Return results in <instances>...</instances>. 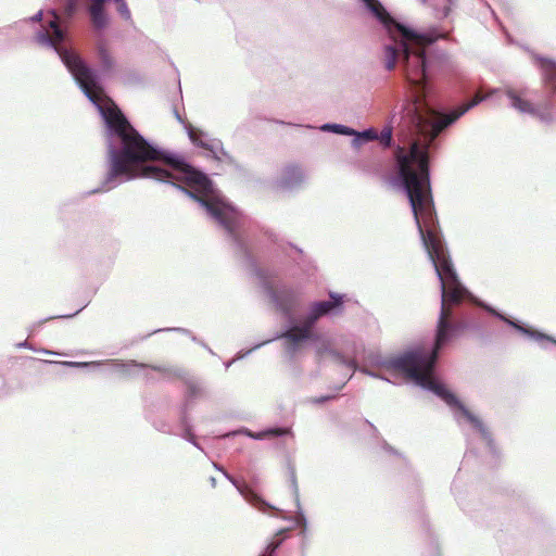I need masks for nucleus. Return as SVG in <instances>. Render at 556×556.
Here are the masks:
<instances>
[{
  "label": "nucleus",
  "mask_w": 556,
  "mask_h": 556,
  "mask_svg": "<svg viewBox=\"0 0 556 556\" xmlns=\"http://www.w3.org/2000/svg\"><path fill=\"white\" fill-rule=\"evenodd\" d=\"M399 175L407 193L416 225L424 244L441 281V312L438 321L434 346L431 352L415 349L391 361V367L414 380L417 384L431 390L448 406L458 409L462 415L480 432L485 431L481 419L475 416L444 384L438 382L433 367L440 349L450 340L454 331L452 305H458L465 299L467 290L460 283L453 264L440 238L431 230L425 231L420 216H430L433 200L430 187L429 154L418 142L410 144L408 153L399 147L395 151Z\"/></svg>",
  "instance_id": "obj_1"
},
{
  "label": "nucleus",
  "mask_w": 556,
  "mask_h": 556,
  "mask_svg": "<svg viewBox=\"0 0 556 556\" xmlns=\"http://www.w3.org/2000/svg\"><path fill=\"white\" fill-rule=\"evenodd\" d=\"M101 113L108 136L116 137L119 141V149L110 150L111 177L182 181L191 190L179 188L199 202L230 236H236L240 220L239 212L214 194L212 182L203 173L151 146L114 103L102 108Z\"/></svg>",
  "instance_id": "obj_2"
},
{
  "label": "nucleus",
  "mask_w": 556,
  "mask_h": 556,
  "mask_svg": "<svg viewBox=\"0 0 556 556\" xmlns=\"http://www.w3.org/2000/svg\"><path fill=\"white\" fill-rule=\"evenodd\" d=\"M429 45H418L413 39L399 38L393 45H388L384 48L387 70L392 71L399 58H403L406 79L415 89L414 100L407 103L404 118L412 130L422 136L425 140V143H421L420 140L416 139L412 144L418 142L421 149L426 148L427 150L444 127L483 100V97L477 93L470 101L458 106L446 119L440 118L439 114L426 101L425 49Z\"/></svg>",
  "instance_id": "obj_3"
},
{
  "label": "nucleus",
  "mask_w": 556,
  "mask_h": 556,
  "mask_svg": "<svg viewBox=\"0 0 556 556\" xmlns=\"http://www.w3.org/2000/svg\"><path fill=\"white\" fill-rule=\"evenodd\" d=\"M64 38L65 34L60 28L58 16L55 14H53V20L49 21V26L42 27V29L36 35L37 42L41 45H50L55 49L63 63L84 89L85 93L91 100L98 99L102 90L96 83L92 70L86 65L83 59L75 51L61 46Z\"/></svg>",
  "instance_id": "obj_4"
},
{
  "label": "nucleus",
  "mask_w": 556,
  "mask_h": 556,
  "mask_svg": "<svg viewBox=\"0 0 556 556\" xmlns=\"http://www.w3.org/2000/svg\"><path fill=\"white\" fill-rule=\"evenodd\" d=\"M366 5L383 24L393 41H397L399 38H406L413 39L418 45H425L433 43L438 39L435 36L429 34H418L401 25L390 16V14L378 0H366Z\"/></svg>",
  "instance_id": "obj_5"
},
{
  "label": "nucleus",
  "mask_w": 556,
  "mask_h": 556,
  "mask_svg": "<svg viewBox=\"0 0 556 556\" xmlns=\"http://www.w3.org/2000/svg\"><path fill=\"white\" fill-rule=\"evenodd\" d=\"M270 295L277 306L285 313L292 311L295 304V294L291 289L286 287L270 289Z\"/></svg>",
  "instance_id": "obj_6"
},
{
  "label": "nucleus",
  "mask_w": 556,
  "mask_h": 556,
  "mask_svg": "<svg viewBox=\"0 0 556 556\" xmlns=\"http://www.w3.org/2000/svg\"><path fill=\"white\" fill-rule=\"evenodd\" d=\"M526 90L507 89L506 96L511 102V106L521 113L534 114V104L526 98Z\"/></svg>",
  "instance_id": "obj_7"
},
{
  "label": "nucleus",
  "mask_w": 556,
  "mask_h": 556,
  "mask_svg": "<svg viewBox=\"0 0 556 556\" xmlns=\"http://www.w3.org/2000/svg\"><path fill=\"white\" fill-rule=\"evenodd\" d=\"M108 0H92L89 5L90 20L94 28L103 29L108 26V17L104 12V4Z\"/></svg>",
  "instance_id": "obj_8"
},
{
  "label": "nucleus",
  "mask_w": 556,
  "mask_h": 556,
  "mask_svg": "<svg viewBox=\"0 0 556 556\" xmlns=\"http://www.w3.org/2000/svg\"><path fill=\"white\" fill-rule=\"evenodd\" d=\"M536 61L543 72L545 83L551 85L553 92H556V62L545 58H538Z\"/></svg>",
  "instance_id": "obj_9"
},
{
  "label": "nucleus",
  "mask_w": 556,
  "mask_h": 556,
  "mask_svg": "<svg viewBox=\"0 0 556 556\" xmlns=\"http://www.w3.org/2000/svg\"><path fill=\"white\" fill-rule=\"evenodd\" d=\"M331 301H321L316 302L312 305V309L316 313L317 316L321 317L328 314L330 311L341 305L342 298L339 295L330 294Z\"/></svg>",
  "instance_id": "obj_10"
},
{
  "label": "nucleus",
  "mask_w": 556,
  "mask_h": 556,
  "mask_svg": "<svg viewBox=\"0 0 556 556\" xmlns=\"http://www.w3.org/2000/svg\"><path fill=\"white\" fill-rule=\"evenodd\" d=\"M283 337L288 340L291 345H296L303 340H306L311 334L302 327L295 326L289 329Z\"/></svg>",
  "instance_id": "obj_11"
},
{
  "label": "nucleus",
  "mask_w": 556,
  "mask_h": 556,
  "mask_svg": "<svg viewBox=\"0 0 556 556\" xmlns=\"http://www.w3.org/2000/svg\"><path fill=\"white\" fill-rule=\"evenodd\" d=\"M98 55L100 59V63L104 70L109 71L113 67L114 60L104 42L98 43Z\"/></svg>",
  "instance_id": "obj_12"
},
{
  "label": "nucleus",
  "mask_w": 556,
  "mask_h": 556,
  "mask_svg": "<svg viewBox=\"0 0 556 556\" xmlns=\"http://www.w3.org/2000/svg\"><path fill=\"white\" fill-rule=\"evenodd\" d=\"M188 135H189V138L192 141V143H194L201 148H205V149L208 148V144L202 140L203 132L200 129L190 125L188 127Z\"/></svg>",
  "instance_id": "obj_13"
},
{
  "label": "nucleus",
  "mask_w": 556,
  "mask_h": 556,
  "mask_svg": "<svg viewBox=\"0 0 556 556\" xmlns=\"http://www.w3.org/2000/svg\"><path fill=\"white\" fill-rule=\"evenodd\" d=\"M319 318L320 317L317 316L316 313L311 308V313L305 317L303 325L301 327L311 334L314 325Z\"/></svg>",
  "instance_id": "obj_14"
},
{
  "label": "nucleus",
  "mask_w": 556,
  "mask_h": 556,
  "mask_svg": "<svg viewBox=\"0 0 556 556\" xmlns=\"http://www.w3.org/2000/svg\"><path fill=\"white\" fill-rule=\"evenodd\" d=\"M511 325H513L514 327H516L518 330H520L521 332H523V333H528V334H530L532 338H534V339H536V340H543V339H544V340L552 341L553 343H555V344H556V340H555V339H553V338H551V337H548V336H546V334H543V333L538 332V331H530V330L525 329L523 327L518 326V325H516V324H514V323H511Z\"/></svg>",
  "instance_id": "obj_15"
},
{
  "label": "nucleus",
  "mask_w": 556,
  "mask_h": 556,
  "mask_svg": "<svg viewBox=\"0 0 556 556\" xmlns=\"http://www.w3.org/2000/svg\"><path fill=\"white\" fill-rule=\"evenodd\" d=\"M291 431L288 428H271L263 432L260 438H263L265 435H273V437H279L285 434H290Z\"/></svg>",
  "instance_id": "obj_16"
},
{
  "label": "nucleus",
  "mask_w": 556,
  "mask_h": 556,
  "mask_svg": "<svg viewBox=\"0 0 556 556\" xmlns=\"http://www.w3.org/2000/svg\"><path fill=\"white\" fill-rule=\"evenodd\" d=\"M114 2L116 3V7H117V11L118 13L124 17V18H129L130 17V11L127 7V3L125 0H114Z\"/></svg>",
  "instance_id": "obj_17"
},
{
  "label": "nucleus",
  "mask_w": 556,
  "mask_h": 556,
  "mask_svg": "<svg viewBox=\"0 0 556 556\" xmlns=\"http://www.w3.org/2000/svg\"><path fill=\"white\" fill-rule=\"evenodd\" d=\"M379 140L380 142L386 146V147H389L391 144V141H392V131L391 129L387 128V129H383L379 136Z\"/></svg>",
  "instance_id": "obj_18"
},
{
  "label": "nucleus",
  "mask_w": 556,
  "mask_h": 556,
  "mask_svg": "<svg viewBox=\"0 0 556 556\" xmlns=\"http://www.w3.org/2000/svg\"><path fill=\"white\" fill-rule=\"evenodd\" d=\"M280 544L281 540L273 541L270 544H268L266 552L262 556H273V554L279 547Z\"/></svg>",
  "instance_id": "obj_19"
},
{
  "label": "nucleus",
  "mask_w": 556,
  "mask_h": 556,
  "mask_svg": "<svg viewBox=\"0 0 556 556\" xmlns=\"http://www.w3.org/2000/svg\"><path fill=\"white\" fill-rule=\"evenodd\" d=\"M286 173L290 176H294L296 178L301 177V169L296 165H290L286 168Z\"/></svg>",
  "instance_id": "obj_20"
},
{
  "label": "nucleus",
  "mask_w": 556,
  "mask_h": 556,
  "mask_svg": "<svg viewBox=\"0 0 556 556\" xmlns=\"http://www.w3.org/2000/svg\"><path fill=\"white\" fill-rule=\"evenodd\" d=\"M76 5H77V0H68L66 7H65V13L71 16L75 10H76Z\"/></svg>",
  "instance_id": "obj_21"
},
{
  "label": "nucleus",
  "mask_w": 556,
  "mask_h": 556,
  "mask_svg": "<svg viewBox=\"0 0 556 556\" xmlns=\"http://www.w3.org/2000/svg\"><path fill=\"white\" fill-rule=\"evenodd\" d=\"M361 136L365 139V140H375L378 138V135L375 130H366L364 132L361 134Z\"/></svg>",
  "instance_id": "obj_22"
},
{
  "label": "nucleus",
  "mask_w": 556,
  "mask_h": 556,
  "mask_svg": "<svg viewBox=\"0 0 556 556\" xmlns=\"http://www.w3.org/2000/svg\"><path fill=\"white\" fill-rule=\"evenodd\" d=\"M333 128L337 130V132L349 134L348 128L344 126L334 125Z\"/></svg>",
  "instance_id": "obj_23"
},
{
  "label": "nucleus",
  "mask_w": 556,
  "mask_h": 556,
  "mask_svg": "<svg viewBox=\"0 0 556 556\" xmlns=\"http://www.w3.org/2000/svg\"><path fill=\"white\" fill-rule=\"evenodd\" d=\"M224 475H225V476H226V477H227V478L232 482V484H235V485L237 486V489H238L241 493H243V491H242L241 486L238 484V482H237L233 478H231L227 472H224Z\"/></svg>",
  "instance_id": "obj_24"
},
{
  "label": "nucleus",
  "mask_w": 556,
  "mask_h": 556,
  "mask_svg": "<svg viewBox=\"0 0 556 556\" xmlns=\"http://www.w3.org/2000/svg\"><path fill=\"white\" fill-rule=\"evenodd\" d=\"M330 399V396H326V397H318V399H315L314 402L315 403H323L325 402L326 400Z\"/></svg>",
  "instance_id": "obj_25"
},
{
  "label": "nucleus",
  "mask_w": 556,
  "mask_h": 556,
  "mask_svg": "<svg viewBox=\"0 0 556 556\" xmlns=\"http://www.w3.org/2000/svg\"><path fill=\"white\" fill-rule=\"evenodd\" d=\"M64 364L67 366H79L80 365V364L74 363V362H65Z\"/></svg>",
  "instance_id": "obj_26"
},
{
  "label": "nucleus",
  "mask_w": 556,
  "mask_h": 556,
  "mask_svg": "<svg viewBox=\"0 0 556 556\" xmlns=\"http://www.w3.org/2000/svg\"><path fill=\"white\" fill-rule=\"evenodd\" d=\"M210 481H211L212 486L215 488L216 486L215 478H211Z\"/></svg>",
  "instance_id": "obj_27"
},
{
  "label": "nucleus",
  "mask_w": 556,
  "mask_h": 556,
  "mask_svg": "<svg viewBox=\"0 0 556 556\" xmlns=\"http://www.w3.org/2000/svg\"><path fill=\"white\" fill-rule=\"evenodd\" d=\"M448 12H450V8H446L445 15H448Z\"/></svg>",
  "instance_id": "obj_28"
},
{
  "label": "nucleus",
  "mask_w": 556,
  "mask_h": 556,
  "mask_svg": "<svg viewBox=\"0 0 556 556\" xmlns=\"http://www.w3.org/2000/svg\"><path fill=\"white\" fill-rule=\"evenodd\" d=\"M366 3V0H363Z\"/></svg>",
  "instance_id": "obj_29"
}]
</instances>
